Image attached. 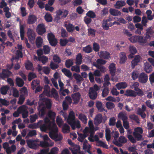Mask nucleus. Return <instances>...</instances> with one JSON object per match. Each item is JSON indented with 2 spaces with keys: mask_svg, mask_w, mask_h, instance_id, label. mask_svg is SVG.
Here are the masks:
<instances>
[{
  "mask_svg": "<svg viewBox=\"0 0 154 154\" xmlns=\"http://www.w3.org/2000/svg\"><path fill=\"white\" fill-rule=\"evenodd\" d=\"M66 121L73 130H75L76 128L79 129L81 128L80 122L79 120L76 121L75 113L73 111L69 113Z\"/></svg>",
  "mask_w": 154,
  "mask_h": 154,
  "instance_id": "f257e3e1",
  "label": "nucleus"
},
{
  "mask_svg": "<svg viewBox=\"0 0 154 154\" xmlns=\"http://www.w3.org/2000/svg\"><path fill=\"white\" fill-rule=\"evenodd\" d=\"M52 128L53 129L50 131L49 134L50 137L56 141L61 140L63 138L62 136L60 134H58V128L54 123L53 124Z\"/></svg>",
  "mask_w": 154,
  "mask_h": 154,
  "instance_id": "f03ea898",
  "label": "nucleus"
},
{
  "mask_svg": "<svg viewBox=\"0 0 154 154\" xmlns=\"http://www.w3.org/2000/svg\"><path fill=\"white\" fill-rule=\"evenodd\" d=\"M148 39L147 38H146L145 35V36L141 35H135L129 38V40L132 43L138 42L141 45H143L146 43Z\"/></svg>",
  "mask_w": 154,
  "mask_h": 154,
  "instance_id": "7ed1b4c3",
  "label": "nucleus"
},
{
  "mask_svg": "<svg viewBox=\"0 0 154 154\" xmlns=\"http://www.w3.org/2000/svg\"><path fill=\"white\" fill-rule=\"evenodd\" d=\"M143 130L141 128L137 127L134 129L133 135L137 140H141L142 138L141 134H143Z\"/></svg>",
  "mask_w": 154,
  "mask_h": 154,
  "instance_id": "20e7f679",
  "label": "nucleus"
},
{
  "mask_svg": "<svg viewBox=\"0 0 154 154\" xmlns=\"http://www.w3.org/2000/svg\"><path fill=\"white\" fill-rule=\"evenodd\" d=\"M42 122H40L39 125H38V127L40 128L41 131L43 132H46L48 129H49L51 131L52 130V125L50 124L47 125L46 123H44V121L42 120H40Z\"/></svg>",
  "mask_w": 154,
  "mask_h": 154,
  "instance_id": "39448f33",
  "label": "nucleus"
},
{
  "mask_svg": "<svg viewBox=\"0 0 154 154\" xmlns=\"http://www.w3.org/2000/svg\"><path fill=\"white\" fill-rule=\"evenodd\" d=\"M42 104L39 105L38 108V115L40 117H43L47 113V110L45 106H42Z\"/></svg>",
  "mask_w": 154,
  "mask_h": 154,
  "instance_id": "423d86ee",
  "label": "nucleus"
},
{
  "mask_svg": "<svg viewBox=\"0 0 154 154\" xmlns=\"http://www.w3.org/2000/svg\"><path fill=\"white\" fill-rule=\"evenodd\" d=\"M25 26V25L21 24V22L20 20V33L21 39L22 40H24L25 43L26 44L28 42L27 39L26 38L25 39L24 38Z\"/></svg>",
  "mask_w": 154,
  "mask_h": 154,
  "instance_id": "0eeeda50",
  "label": "nucleus"
},
{
  "mask_svg": "<svg viewBox=\"0 0 154 154\" xmlns=\"http://www.w3.org/2000/svg\"><path fill=\"white\" fill-rule=\"evenodd\" d=\"M18 110L20 112L22 113V117L25 119L28 116V112L27 110L26 107L24 105H22L20 106L18 108Z\"/></svg>",
  "mask_w": 154,
  "mask_h": 154,
  "instance_id": "6e6552de",
  "label": "nucleus"
},
{
  "mask_svg": "<svg viewBox=\"0 0 154 154\" xmlns=\"http://www.w3.org/2000/svg\"><path fill=\"white\" fill-rule=\"evenodd\" d=\"M148 80V75L144 72L140 73L138 78L139 82L142 84H145Z\"/></svg>",
  "mask_w": 154,
  "mask_h": 154,
  "instance_id": "1a4fd4ad",
  "label": "nucleus"
},
{
  "mask_svg": "<svg viewBox=\"0 0 154 154\" xmlns=\"http://www.w3.org/2000/svg\"><path fill=\"white\" fill-rule=\"evenodd\" d=\"M27 34L30 42H32L34 41L35 38V33L33 30L30 28L28 29Z\"/></svg>",
  "mask_w": 154,
  "mask_h": 154,
  "instance_id": "9d476101",
  "label": "nucleus"
},
{
  "mask_svg": "<svg viewBox=\"0 0 154 154\" xmlns=\"http://www.w3.org/2000/svg\"><path fill=\"white\" fill-rule=\"evenodd\" d=\"M36 31L39 35H42L44 34L46 31L45 25L43 23L38 24L36 28Z\"/></svg>",
  "mask_w": 154,
  "mask_h": 154,
  "instance_id": "9b49d317",
  "label": "nucleus"
},
{
  "mask_svg": "<svg viewBox=\"0 0 154 154\" xmlns=\"http://www.w3.org/2000/svg\"><path fill=\"white\" fill-rule=\"evenodd\" d=\"M88 95L91 99L95 100L97 97V93L93 88L91 87L89 89Z\"/></svg>",
  "mask_w": 154,
  "mask_h": 154,
  "instance_id": "f8f14e48",
  "label": "nucleus"
},
{
  "mask_svg": "<svg viewBox=\"0 0 154 154\" xmlns=\"http://www.w3.org/2000/svg\"><path fill=\"white\" fill-rule=\"evenodd\" d=\"M11 73V72L7 69H3L2 73H0V78L3 79L8 78Z\"/></svg>",
  "mask_w": 154,
  "mask_h": 154,
  "instance_id": "ddd939ff",
  "label": "nucleus"
},
{
  "mask_svg": "<svg viewBox=\"0 0 154 154\" xmlns=\"http://www.w3.org/2000/svg\"><path fill=\"white\" fill-rule=\"evenodd\" d=\"M71 97L73 100L74 101V104H77L79 101L81 94L79 92H76L74 94H72Z\"/></svg>",
  "mask_w": 154,
  "mask_h": 154,
  "instance_id": "4468645a",
  "label": "nucleus"
},
{
  "mask_svg": "<svg viewBox=\"0 0 154 154\" xmlns=\"http://www.w3.org/2000/svg\"><path fill=\"white\" fill-rule=\"evenodd\" d=\"M141 59L140 56L139 55H136L134 59L132 61L131 63V67L133 69L137 65L140 60Z\"/></svg>",
  "mask_w": 154,
  "mask_h": 154,
  "instance_id": "2eb2a0df",
  "label": "nucleus"
},
{
  "mask_svg": "<svg viewBox=\"0 0 154 154\" xmlns=\"http://www.w3.org/2000/svg\"><path fill=\"white\" fill-rule=\"evenodd\" d=\"M37 17L33 14L29 15L27 21V23L29 24H32L34 23L37 20Z\"/></svg>",
  "mask_w": 154,
  "mask_h": 154,
  "instance_id": "dca6fc26",
  "label": "nucleus"
},
{
  "mask_svg": "<svg viewBox=\"0 0 154 154\" xmlns=\"http://www.w3.org/2000/svg\"><path fill=\"white\" fill-rule=\"evenodd\" d=\"M129 50L131 54L128 55V58L132 59L134 57V55L137 52L136 48L133 46H130L129 47Z\"/></svg>",
  "mask_w": 154,
  "mask_h": 154,
  "instance_id": "f3484780",
  "label": "nucleus"
},
{
  "mask_svg": "<svg viewBox=\"0 0 154 154\" xmlns=\"http://www.w3.org/2000/svg\"><path fill=\"white\" fill-rule=\"evenodd\" d=\"M110 73L113 76L115 75L116 72V65L114 63H110L109 66Z\"/></svg>",
  "mask_w": 154,
  "mask_h": 154,
  "instance_id": "a211bd4d",
  "label": "nucleus"
},
{
  "mask_svg": "<svg viewBox=\"0 0 154 154\" xmlns=\"http://www.w3.org/2000/svg\"><path fill=\"white\" fill-rule=\"evenodd\" d=\"M35 140H29L27 141V143L29 147L31 149H35L37 146V144L35 142Z\"/></svg>",
  "mask_w": 154,
  "mask_h": 154,
  "instance_id": "6ab92c4d",
  "label": "nucleus"
},
{
  "mask_svg": "<svg viewBox=\"0 0 154 154\" xmlns=\"http://www.w3.org/2000/svg\"><path fill=\"white\" fill-rule=\"evenodd\" d=\"M115 86L118 90H119L121 89L126 88L127 87V84L125 82H121L117 83Z\"/></svg>",
  "mask_w": 154,
  "mask_h": 154,
  "instance_id": "aec40b11",
  "label": "nucleus"
},
{
  "mask_svg": "<svg viewBox=\"0 0 154 154\" xmlns=\"http://www.w3.org/2000/svg\"><path fill=\"white\" fill-rule=\"evenodd\" d=\"M44 104L42 103L43 106H46V109H50L51 107V100L49 99H44Z\"/></svg>",
  "mask_w": 154,
  "mask_h": 154,
  "instance_id": "412c9836",
  "label": "nucleus"
},
{
  "mask_svg": "<svg viewBox=\"0 0 154 154\" xmlns=\"http://www.w3.org/2000/svg\"><path fill=\"white\" fill-rule=\"evenodd\" d=\"M120 61L119 63L121 64L124 63L127 59L126 53L123 52H121L120 54Z\"/></svg>",
  "mask_w": 154,
  "mask_h": 154,
  "instance_id": "4be33fe9",
  "label": "nucleus"
},
{
  "mask_svg": "<svg viewBox=\"0 0 154 154\" xmlns=\"http://www.w3.org/2000/svg\"><path fill=\"white\" fill-rule=\"evenodd\" d=\"M144 69L146 73H149L152 71V67L149 63L146 62L144 64Z\"/></svg>",
  "mask_w": 154,
  "mask_h": 154,
  "instance_id": "5701e85b",
  "label": "nucleus"
},
{
  "mask_svg": "<svg viewBox=\"0 0 154 154\" xmlns=\"http://www.w3.org/2000/svg\"><path fill=\"white\" fill-rule=\"evenodd\" d=\"M100 56L101 58L108 59L110 57V54L106 51H101L100 52Z\"/></svg>",
  "mask_w": 154,
  "mask_h": 154,
  "instance_id": "b1692460",
  "label": "nucleus"
},
{
  "mask_svg": "<svg viewBox=\"0 0 154 154\" xmlns=\"http://www.w3.org/2000/svg\"><path fill=\"white\" fill-rule=\"evenodd\" d=\"M124 95L127 97H136L135 91L131 89H128L126 91Z\"/></svg>",
  "mask_w": 154,
  "mask_h": 154,
  "instance_id": "393cba45",
  "label": "nucleus"
},
{
  "mask_svg": "<svg viewBox=\"0 0 154 154\" xmlns=\"http://www.w3.org/2000/svg\"><path fill=\"white\" fill-rule=\"evenodd\" d=\"M153 33V32L151 27H149L146 29V32L145 34L146 38H147L150 39L151 37L150 35H152Z\"/></svg>",
  "mask_w": 154,
  "mask_h": 154,
  "instance_id": "a878e982",
  "label": "nucleus"
},
{
  "mask_svg": "<svg viewBox=\"0 0 154 154\" xmlns=\"http://www.w3.org/2000/svg\"><path fill=\"white\" fill-rule=\"evenodd\" d=\"M109 11L110 14L113 16H120L121 14L120 11L115 9L110 8Z\"/></svg>",
  "mask_w": 154,
  "mask_h": 154,
  "instance_id": "bb28decb",
  "label": "nucleus"
},
{
  "mask_svg": "<svg viewBox=\"0 0 154 154\" xmlns=\"http://www.w3.org/2000/svg\"><path fill=\"white\" fill-rule=\"evenodd\" d=\"M25 66L26 69L28 70H32L33 69V63L29 60L25 64Z\"/></svg>",
  "mask_w": 154,
  "mask_h": 154,
  "instance_id": "cd10ccee",
  "label": "nucleus"
},
{
  "mask_svg": "<svg viewBox=\"0 0 154 154\" xmlns=\"http://www.w3.org/2000/svg\"><path fill=\"white\" fill-rule=\"evenodd\" d=\"M126 5L125 2L124 1H117L115 5L116 8L120 9L121 8L125 6Z\"/></svg>",
  "mask_w": 154,
  "mask_h": 154,
  "instance_id": "c85d7f7f",
  "label": "nucleus"
},
{
  "mask_svg": "<svg viewBox=\"0 0 154 154\" xmlns=\"http://www.w3.org/2000/svg\"><path fill=\"white\" fill-rule=\"evenodd\" d=\"M82 56L81 53L78 54L76 57L75 63L79 65H80L82 60Z\"/></svg>",
  "mask_w": 154,
  "mask_h": 154,
  "instance_id": "c756f323",
  "label": "nucleus"
},
{
  "mask_svg": "<svg viewBox=\"0 0 154 154\" xmlns=\"http://www.w3.org/2000/svg\"><path fill=\"white\" fill-rule=\"evenodd\" d=\"M61 71L68 78H72V73L69 70L64 68L62 69Z\"/></svg>",
  "mask_w": 154,
  "mask_h": 154,
  "instance_id": "7c9ffc66",
  "label": "nucleus"
},
{
  "mask_svg": "<svg viewBox=\"0 0 154 154\" xmlns=\"http://www.w3.org/2000/svg\"><path fill=\"white\" fill-rule=\"evenodd\" d=\"M96 106L99 112H101L103 110H105L103 108L102 103L101 101H97L96 103Z\"/></svg>",
  "mask_w": 154,
  "mask_h": 154,
  "instance_id": "2f4dec72",
  "label": "nucleus"
},
{
  "mask_svg": "<svg viewBox=\"0 0 154 154\" xmlns=\"http://www.w3.org/2000/svg\"><path fill=\"white\" fill-rule=\"evenodd\" d=\"M43 39L40 37H38L35 41V44L36 47L38 48H40L42 46Z\"/></svg>",
  "mask_w": 154,
  "mask_h": 154,
  "instance_id": "473e14b6",
  "label": "nucleus"
},
{
  "mask_svg": "<svg viewBox=\"0 0 154 154\" xmlns=\"http://www.w3.org/2000/svg\"><path fill=\"white\" fill-rule=\"evenodd\" d=\"M109 19L103 20L102 22V27L103 29L105 30H108L109 29L108 22L109 21Z\"/></svg>",
  "mask_w": 154,
  "mask_h": 154,
  "instance_id": "72a5a7b5",
  "label": "nucleus"
},
{
  "mask_svg": "<svg viewBox=\"0 0 154 154\" xmlns=\"http://www.w3.org/2000/svg\"><path fill=\"white\" fill-rule=\"evenodd\" d=\"M78 118L84 123H87L88 119L86 116L84 114L80 113L79 115Z\"/></svg>",
  "mask_w": 154,
  "mask_h": 154,
  "instance_id": "f704fd0d",
  "label": "nucleus"
},
{
  "mask_svg": "<svg viewBox=\"0 0 154 154\" xmlns=\"http://www.w3.org/2000/svg\"><path fill=\"white\" fill-rule=\"evenodd\" d=\"M15 81L16 84L18 86L21 87L23 85L24 82L21 78L17 77L16 78Z\"/></svg>",
  "mask_w": 154,
  "mask_h": 154,
  "instance_id": "c9c22d12",
  "label": "nucleus"
},
{
  "mask_svg": "<svg viewBox=\"0 0 154 154\" xmlns=\"http://www.w3.org/2000/svg\"><path fill=\"white\" fill-rule=\"evenodd\" d=\"M9 89V87L8 86H3L0 88L1 94L2 95H6Z\"/></svg>",
  "mask_w": 154,
  "mask_h": 154,
  "instance_id": "e433bc0d",
  "label": "nucleus"
},
{
  "mask_svg": "<svg viewBox=\"0 0 154 154\" xmlns=\"http://www.w3.org/2000/svg\"><path fill=\"white\" fill-rule=\"evenodd\" d=\"M38 61L42 62L43 64H45L48 61V58L44 55L39 56Z\"/></svg>",
  "mask_w": 154,
  "mask_h": 154,
  "instance_id": "4c0bfd02",
  "label": "nucleus"
},
{
  "mask_svg": "<svg viewBox=\"0 0 154 154\" xmlns=\"http://www.w3.org/2000/svg\"><path fill=\"white\" fill-rule=\"evenodd\" d=\"M139 75L138 71L136 70H134L131 74L132 79L135 80L137 78H139Z\"/></svg>",
  "mask_w": 154,
  "mask_h": 154,
  "instance_id": "58836bf2",
  "label": "nucleus"
},
{
  "mask_svg": "<svg viewBox=\"0 0 154 154\" xmlns=\"http://www.w3.org/2000/svg\"><path fill=\"white\" fill-rule=\"evenodd\" d=\"M82 50L85 53L88 54L90 53L92 51V48L90 45H88L83 47Z\"/></svg>",
  "mask_w": 154,
  "mask_h": 154,
  "instance_id": "ea45409f",
  "label": "nucleus"
},
{
  "mask_svg": "<svg viewBox=\"0 0 154 154\" xmlns=\"http://www.w3.org/2000/svg\"><path fill=\"white\" fill-rule=\"evenodd\" d=\"M118 116V118L122 119L123 122L127 120L128 119L126 115L122 112H120Z\"/></svg>",
  "mask_w": 154,
  "mask_h": 154,
  "instance_id": "a19ab883",
  "label": "nucleus"
},
{
  "mask_svg": "<svg viewBox=\"0 0 154 154\" xmlns=\"http://www.w3.org/2000/svg\"><path fill=\"white\" fill-rule=\"evenodd\" d=\"M62 131L63 133H69L70 131V127L67 124H64L62 127Z\"/></svg>",
  "mask_w": 154,
  "mask_h": 154,
  "instance_id": "79ce46f5",
  "label": "nucleus"
},
{
  "mask_svg": "<svg viewBox=\"0 0 154 154\" xmlns=\"http://www.w3.org/2000/svg\"><path fill=\"white\" fill-rule=\"evenodd\" d=\"M73 76L74 78L77 81V83H78L81 81L83 80V78L80 76L79 74L76 73H74L73 74Z\"/></svg>",
  "mask_w": 154,
  "mask_h": 154,
  "instance_id": "37998d69",
  "label": "nucleus"
},
{
  "mask_svg": "<svg viewBox=\"0 0 154 154\" xmlns=\"http://www.w3.org/2000/svg\"><path fill=\"white\" fill-rule=\"evenodd\" d=\"M66 29L69 32H72L75 29V27L72 24L69 23L66 26Z\"/></svg>",
  "mask_w": 154,
  "mask_h": 154,
  "instance_id": "c03bdc74",
  "label": "nucleus"
},
{
  "mask_svg": "<svg viewBox=\"0 0 154 154\" xmlns=\"http://www.w3.org/2000/svg\"><path fill=\"white\" fill-rule=\"evenodd\" d=\"M102 121V115L100 114L97 115L95 118V122L97 124H100Z\"/></svg>",
  "mask_w": 154,
  "mask_h": 154,
  "instance_id": "a18cd8bd",
  "label": "nucleus"
},
{
  "mask_svg": "<svg viewBox=\"0 0 154 154\" xmlns=\"http://www.w3.org/2000/svg\"><path fill=\"white\" fill-rule=\"evenodd\" d=\"M56 114L54 112L49 111L48 113V117L51 119L54 120L55 118Z\"/></svg>",
  "mask_w": 154,
  "mask_h": 154,
  "instance_id": "49530a36",
  "label": "nucleus"
},
{
  "mask_svg": "<svg viewBox=\"0 0 154 154\" xmlns=\"http://www.w3.org/2000/svg\"><path fill=\"white\" fill-rule=\"evenodd\" d=\"M135 92L136 97L137 95L141 97L144 95L143 91L142 90L140 89L139 88L136 89L135 90Z\"/></svg>",
  "mask_w": 154,
  "mask_h": 154,
  "instance_id": "de8ad7c7",
  "label": "nucleus"
},
{
  "mask_svg": "<svg viewBox=\"0 0 154 154\" xmlns=\"http://www.w3.org/2000/svg\"><path fill=\"white\" fill-rule=\"evenodd\" d=\"M109 88L107 87H104L102 91V95L103 97H105L109 93Z\"/></svg>",
  "mask_w": 154,
  "mask_h": 154,
  "instance_id": "09e8293b",
  "label": "nucleus"
},
{
  "mask_svg": "<svg viewBox=\"0 0 154 154\" xmlns=\"http://www.w3.org/2000/svg\"><path fill=\"white\" fill-rule=\"evenodd\" d=\"M105 136L107 141H109L111 139L110 131L109 129H106L105 130Z\"/></svg>",
  "mask_w": 154,
  "mask_h": 154,
  "instance_id": "8fccbe9b",
  "label": "nucleus"
},
{
  "mask_svg": "<svg viewBox=\"0 0 154 154\" xmlns=\"http://www.w3.org/2000/svg\"><path fill=\"white\" fill-rule=\"evenodd\" d=\"M129 117L130 119L134 121L137 123H140L139 119L138 116L136 115H130Z\"/></svg>",
  "mask_w": 154,
  "mask_h": 154,
  "instance_id": "3c124183",
  "label": "nucleus"
},
{
  "mask_svg": "<svg viewBox=\"0 0 154 154\" xmlns=\"http://www.w3.org/2000/svg\"><path fill=\"white\" fill-rule=\"evenodd\" d=\"M51 94H52L54 98L56 99L59 98V95L57 91L54 88H53L51 90Z\"/></svg>",
  "mask_w": 154,
  "mask_h": 154,
  "instance_id": "603ef678",
  "label": "nucleus"
},
{
  "mask_svg": "<svg viewBox=\"0 0 154 154\" xmlns=\"http://www.w3.org/2000/svg\"><path fill=\"white\" fill-rule=\"evenodd\" d=\"M28 80L29 81H31L33 79L36 77L35 73L33 72H30L29 73L28 76Z\"/></svg>",
  "mask_w": 154,
  "mask_h": 154,
  "instance_id": "864d4df0",
  "label": "nucleus"
},
{
  "mask_svg": "<svg viewBox=\"0 0 154 154\" xmlns=\"http://www.w3.org/2000/svg\"><path fill=\"white\" fill-rule=\"evenodd\" d=\"M106 106L107 108L108 109H111L114 108L115 107V104L114 103L110 102H107L106 104Z\"/></svg>",
  "mask_w": 154,
  "mask_h": 154,
  "instance_id": "5fc2aeb1",
  "label": "nucleus"
},
{
  "mask_svg": "<svg viewBox=\"0 0 154 154\" xmlns=\"http://www.w3.org/2000/svg\"><path fill=\"white\" fill-rule=\"evenodd\" d=\"M43 50L44 53L45 54H48L50 51V48L47 45H45L43 46Z\"/></svg>",
  "mask_w": 154,
  "mask_h": 154,
  "instance_id": "6e6d98bb",
  "label": "nucleus"
},
{
  "mask_svg": "<svg viewBox=\"0 0 154 154\" xmlns=\"http://www.w3.org/2000/svg\"><path fill=\"white\" fill-rule=\"evenodd\" d=\"M45 19L46 21L48 22H51L52 20V18L51 14L46 13L45 16Z\"/></svg>",
  "mask_w": 154,
  "mask_h": 154,
  "instance_id": "4d7b16f0",
  "label": "nucleus"
},
{
  "mask_svg": "<svg viewBox=\"0 0 154 154\" xmlns=\"http://www.w3.org/2000/svg\"><path fill=\"white\" fill-rule=\"evenodd\" d=\"M30 121L31 123L35 122L38 118V116L37 114L31 115L30 116Z\"/></svg>",
  "mask_w": 154,
  "mask_h": 154,
  "instance_id": "13d9d810",
  "label": "nucleus"
},
{
  "mask_svg": "<svg viewBox=\"0 0 154 154\" xmlns=\"http://www.w3.org/2000/svg\"><path fill=\"white\" fill-rule=\"evenodd\" d=\"M53 60L55 63L57 64L60 63L61 61L60 57L57 55H54L53 56Z\"/></svg>",
  "mask_w": 154,
  "mask_h": 154,
  "instance_id": "bf43d9fd",
  "label": "nucleus"
},
{
  "mask_svg": "<svg viewBox=\"0 0 154 154\" xmlns=\"http://www.w3.org/2000/svg\"><path fill=\"white\" fill-rule=\"evenodd\" d=\"M41 121H39L37 123L30 124L28 126V128L32 129L37 128H38V125L40 124Z\"/></svg>",
  "mask_w": 154,
  "mask_h": 154,
  "instance_id": "052dcab7",
  "label": "nucleus"
},
{
  "mask_svg": "<svg viewBox=\"0 0 154 154\" xmlns=\"http://www.w3.org/2000/svg\"><path fill=\"white\" fill-rule=\"evenodd\" d=\"M87 16L91 18H94L96 17V15L93 11H89L86 14Z\"/></svg>",
  "mask_w": 154,
  "mask_h": 154,
  "instance_id": "680f3d73",
  "label": "nucleus"
},
{
  "mask_svg": "<svg viewBox=\"0 0 154 154\" xmlns=\"http://www.w3.org/2000/svg\"><path fill=\"white\" fill-rule=\"evenodd\" d=\"M71 70L72 71H75L77 72H80V67L79 65H76L75 66H72Z\"/></svg>",
  "mask_w": 154,
  "mask_h": 154,
  "instance_id": "e2e57ef3",
  "label": "nucleus"
},
{
  "mask_svg": "<svg viewBox=\"0 0 154 154\" xmlns=\"http://www.w3.org/2000/svg\"><path fill=\"white\" fill-rule=\"evenodd\" d=\"M73 62L70 59L66 60L65 62V65L66 67L69 68L73 65Z\"/></svg>",
  "mask_w": 154,
  "mask_h": 154,
  "instance_id": "0e129e2a",
  "label": "nucleus"
},
{
  "mask_svg": "<svg viewBox=\"0 0 154 154\" xmlns=\"http://www.w3.org/2000/svg\"><path fill=\"white\" fill-rule=\"evenodd\" d=\"M56 122L58 126L59 127H61L63 125V121L60 117L57 116L56 119Z\"/></svg>",
  "mask_w": 154,
  "mask_h": 154,
  "instance_id": "69168bd1",
  "label": "nucleus"
},
{
  "mask_svg": "<svg viewBox=\"0 0 154 154\" xmlns=\"http://www.w3.org/2000/svg\"><path fill=\"white\" fill-rule=\"evenodd\" d=\"M49 42L50 45L52 46H55L57 43V40L56 38L49 41Z\"/></svg>",
  "mask_w": 154,
  "mask_h": 154,
  "instance_id": "338daca9",
  "label": "nucleus"
},
{
  "mask_svg": "<svg viewBox=\"0 0 154 154\" xmlns=\"http://www.w3.org/2000/svg\"><path fill=\"white\" fill-rule=\"evenodd\" d=\"M93 49L95 52H98L99 51L100 47L96 42H94L93 44Z\"/></svg>",
  "mask_w": 154,
  "mask_h": 154,
  "instance_id": "774afa93",
  "label": "nucleus"
}]
</instances>
